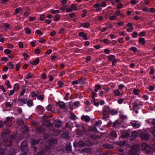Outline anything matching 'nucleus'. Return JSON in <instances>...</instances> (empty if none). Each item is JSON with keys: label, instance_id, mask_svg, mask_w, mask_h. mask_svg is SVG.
<instances>
[{"label": "nucleus", "instance_id": "393cba45", "mask_svg": "<svg viewBox=\"0 0 155 155\" xmlns=\"http://www.w3.org/2000/svg\"><path fill=\"white\" fill-rule=\"evenodd\" d=\"M6 150V148L1 149L0 150V154L1 155H3L5 154V153Z\"/></svg>", "mask_w": 155, "mask_h": 155}, {"label": "nucleus", "instance_id": "c756f323", "mask_svg": "<svg viewBox=\"0 0 155 155\" xmlns=\"http://www.w3.org/2000/svg\"><path fill=\"white\" fill-rule=\"evenodd\" d=\"M110 135L112 136L113 137H116L117 136V134L116 132L114 131H112L110 133Z\"/></svg>", "mask_w": 155, "mask_h": 155}, {"label": "nucleus", "instance_id": "864d4df0", "mask_svg": "<svg viewBox=\"0 0 155 155\" xmlns=\"http://www.w3.org/2000/svg\"><path fill=\"white\" fill-rule=\"evenodd\" d=\"M138 34L136 32H134L133 33L132 37L133 38H135L137 37Z\"/></svg>", "mask_w": 155, "mask_h": 155}, {"label": "nucleus", "instance_id": "423d86ee", "mask_svg": "<svg viewBox=\"0 0 155 155\" xmlns=\"http://www.w3.org/2000/svg\"><path fill=\"white\" fill-rule=\"evenodd\" d=\"M131 125L134 128H139L140 126L139 122L135 120H132L131 122Z\"/></svg>", "mask_w": 155, "mask_h": 155}, {"label": "nucleus", "instance_id": "bf43d9fd", "mask_svg": "<svg viewBox=\"0 0 155 155\" xmlns=\"http://www.w3.org/2000/svg\"><path fill=\"white\" fill-rule=\"evenodd\" d=\"M139 36H143L146 35V33L144 31H142L139 35Z\"/></svg>", "mask_w": 155, "mask_h": 155}, {"label": "nucleus", "instance_id": "f257e3e1", "mask_svg": "<svg viewBox=\"0 0 155 155\" xmlns=\"http://www.w3.org/2000/svg\"><path fill=\"white\" fill-rule=\"evenodd\" d=\"M110 108L107 106H105L103 112L104 116L103 118L106 119L108 117L109 113H110Z\"/></svg>", "mask_w": 155, "mask_h": 155}, {"label": "nucleus", "instance_id": "c85d7f7f", "mask_svg": "<svg viewBox=\"0 0 155 155\" xmlns=\"http://www.w3.org/2000/svg\"><path fill=\"white\" fill-rule=\"evenodd\" d=\"M36 129L37 131L39 133L41 132L43 130V128L41 127H37Z\"/></svg>", "mask_w": 155, "mask_h": 155}, {"label": "nucleus", "instance_id": "f3484780", "mask_svg": "<svg viewBox=\"0 0 155 155\" xmlns=\"http://www.w3.org/2000/svg\"><path fill=\"white\" fill-rule=\"evenodd\" d=\"M79 35L81 37H83V38L85 40L87 39V36L83 32H81L79 33Z\"/></svg>", "mask_w": 155, "mask_h": 155}, {"label": "nucleus", "instance_id": "5701e85b", "mask_svg": "<svg viewBox=\"0 0 155 155\" xmlns=\"http://www.w3.org/2000/svg\"><path fill=\"white\" fill-rule=\"evenodd\" d=\"M19 102L23 104H25L27 101V100L26 98H24L22 99H20L19 100Z\"/></svg>", "mask_w": 155, "mask_h": 155}, {"label": "nucleus", "instance_id": "5fc2aeb1", "mask_svg": "<svg viewBox=\"0 0 155 155\" xmlns=\"http://www.w3.org/2000/svg\"><path fill=\"white\" fill-rule=\"evenodd\" d=\"M134 29V28L133 27H131L130 28H127V31L129 32H130L132 31Z\"/></svg>", "mask_w": 155, "mask_h": 155}, {"label": "nucleus", "instance_id": "49530a36", "mask_svg": "<svg viewBox=\"0 0 155 155\" xmlns=\"http://www.w3.org/2000/svg\"><path fill=\"white\" fill-rule=\"evenodd\" d=\"M150 68V74H152L154 73V68L153 66L151 67Z\"/></svg>", "mask_w": 155, "mask_h": 155}, {"label": "nucleus", "instance_id": "6e6d98bb", "mask_svg": "<svg viewBox=\"0 0 155 155\" xmlns=\"http://www.w3.org/2000/svg\"><path fill=\"white\" fill-rule=\"evenodd\" d=\"M2 35L1 34H0V42H4L5 38L2 37Z\"/></svg>", "mask_w": 155, "mask_h": 155}, {"label": "nucleus", "instance_id": "9d476101", "mask_svg": "<svg viewBox=\"0 0 155 155\" xmlns=\"http://www.w3.org/2000/svg\"><path fill=\"white\" fill-rule=\"evenodd\" d=\"M113 93L115 96H122L123 94V93H120L118 89L114 90L113 91Z\"/></svg>", "mask_w": 155, "mask_h": 155}, {"label": "nucleus", "instance_id": "79ce46f5", "mask_svg": "<svg viewBox=\"0 0 155 155\" xmlns=\"http://www.w3.org/2000/svg\"><path fill=\"white\" fill-rule=\"evenodd\" d=\"M10 102H7L5 103V105L7 108L11 107L12 106Z\"/></svg>", "mask_w": 155, "mask_h": 155}, {"label": "nucleus", "instance_id": "9b49d317", "mask_svg": "<svg viewBox=\"0 0 155 155\" xmlns=\"http://www.w3.org/2000/svg\"><path fill=\"white\" fill-rule=\"evenodd\" d=\"M129 134L126 131H123L121 134V137L122 138H124L125 137H129Z\"/></svg>", "mask_w": 155, "mask_h": 155}, {"label": "nucleus", "instance_id": "774afa93", "mask_svg": "<svg viewBox=\"0 0 155 155\" xmlns=\"http://www.w3.org/2000/svg\"><path fill=\"white\" fill-rule=\"evenodd\" d=\"M124 87V86L123 84H120L118 86V89L120 90H122Z\"/></svg>", "mask_w": 155, "mask_h": 155}, {"label": "nucleus", "instance_id": "8fccbe9b", "mask_svg": "<svg viewBox=\"0 0 155 155\" xmlns=\"http://www.w3.org/2000/svg\"><path fill=\"white\" fill-rule=\"evenodd\" d=\"M116 18V16L115 15H114L113 16H110L109 18V19L110 20H114Z\"/></svg>", "mask_w": 155, "mask_h": 155}, {"label": "nucleus", "instance_id": "c03bdc74", "mask_svg": "<svg viewBox=\"0 0 155 155\" xmlns=\"http://www.w3.org/2000/svg\"><path fill=\"white\" fill-rule=\"evenodd\" d=\"M70 7L71 8V9H72V10H76V7L74 4H72L70 6Z\"/></svg>", "mask_w": 155, "mask_h": 155}, {"label": "nucleus", "instance_id": "69168bd1", "mask_svg": "<svg viewBox=\"0 0 155 155\" xmlns=\"http://www.w3.org/2000/svg\"><path fill=\"white\" fill-rule=\"evenodd\" d=\"M52 108V106L51 105H48L46 107L47 110L48 111H50Z\"/></svg>", "mask_w": 155, "mask_h": 155}, {"label": "nucleus", "instance_id": "cd10ccee", "mask_svg": "<svg viewBox=\"0 0 155 155\" xmlns=\"http://www.w3.org/2000/svg\"><path fill=\"white\" fill-rule=\"evenodd\" d=\"M9 66V69H12L14 67V65L10 62H8L7 64Z\"/></svg>", "mask_w": 155, "mask_h": 155}, {"label": "nucleus", "instance_id": "09e8293b", "mask_svg": "<svg viewBox=\"0 0 155 155\" xmlns=\"http://www.w3.org/2000/svg\"><path fill=\"white\" fill-rule=\"evenodd\" d=\"M4 52L6 54H9L11 52V51L8 49H5L4 50Z\"/></svg>", "mask_w": 155, "mask_h": 155}, {"label": "nucleus", "instance_id": "3c124183", "mask_svg": "<svg viewBox=\"0 0 155 155\" xmlns=\"http://www.w3.org/2000/svg\"><path fill=\"white\" fill-rule=\"evenodd\" d=\"M103 42L107 44H109L110 43V40H109L107 39H105L103 40Z\"/></svg>", "mask_w": 155, "mask_h": 155}, {"label": "nucleus", "instance_id": "473e14b6", "mask_svg": "<svg viewBox=\"0 0 155 155\" xmlns=\"http://www.w3.org/2000/svg\"><path fill=\"white\" fill-rule=\"evenodd\" d=\"M5 84L6 85L8 88H11V85H10L8 81L7 80L5 81Z\"/></svg>", "mask_w": 155, "mask_h": 155}, {"label": "nucleus", "instance_id": "f8f14e48", "mask_svg": "<svg viewBox=\"0 0 155 155\" xmlns=\"http://www.w3.org/2000/svg\"><path fill=\"white\" fill-rule=\"evenodd\" d=\"M81 120H84L85 122H88L90 120V118L88 116L83 115L81 117Z\"/></svg>", "mask_w": 155, "mask_h": 155}, {"label": "nucleus", "instance_id": "4be33fe9", "mask_svg": "<svg viewBox=\"0 0 155 155\" xmlns=\"http://www.w3.org/2000/svg\"><path fill=\"white\" fill-rule=\"evenodd\" d=\"M145 39L142 38H140L139 39V42L140 44L143 45L145 44Z\"/></svg>", "mask_w": 155, "mask_h": 155}, {"label": "nucleus", "instance_id": "e2e57ef3", "mask_svg": "<svg viewBox=\"0 0 155 155\" xmlns=\"http://www.w3.org/2000/svg\"><path fill=\"white\" fill-rule=\"evenodd\" d=\"M103 89L105 90L106 93L108 92L110 90V88L108 87H103Z\"/></svg>", "mask_w": 155, "mask_h": 155}, {"label": "nucleus", "instance_id": "0eeeda50", "mask_svg": "<svg viewBox=\"0 0 155 155\" xmlns=\"http://www.w3.org/2000/svg\"><path fill=\"white\" fill-rule=\"evenodd\" d=\"M136 145L134 147L133 149V150L130 152V153L131 155H139V153H140L139 151V147H137V149H134V147H136Z\"/></svg>", "mask_w": 155, "mask_h": 155}, {"label": "nucleus", "instance_id": "0e129e2a", "mask_svg": "<svg viewBox=\"0 0 155 155\" xmlns=\"http://www.w3.org/2000/svg\"><path fill=\"white\" fill-rule=\"evenodd\" d=\"M80 104V103L79 102V101H76L74 103V105L76 107H78L79 106V105Z\"/></svg>", "mask_w": 155, "mask_h": 155}, {"label": "nucleus", "instance_id": "a19ab883", "mask_svg": "<svg viewBox=\"0 0 155 155\" xmlns=\"http://www.w3.org/2000/svg\"><path fill=\"white\" fill-rule=\"evenodd\" d=\"M87 12V11L86 10H84L83 11V14L82 15V17H84L86 16V14Z\"/></svg>", "mask_w": 155, "mask_h": 155}, {"label": "nucleus", "instance_id": "6ab92c4d", "mask_svg": "<svg viewBox=\"0 0 155 155\" xmlns=\"http://www.w3.org/2000/svg\"><path fill=\"white\" fill-rule=\"evenodd\" d=\"M81 26L87 28L90 26V24L89 22H86L84 23H83L81 24Z\"/></svg>", "mask_w": 155, "mask_h": 155}, {"label": "nucleus", "instance_id": "1a4fd4ad", "mask_svg": "<svg viewBox=\"0 0 155 155\" xmlns=\"http://www.w3.org/2000/svg\"><path fill=\"white\" fill-rule=\"evenodd\" d=\"M62 122L58 120H56L54 122L55 127H59L61 124Z\"/></svg>", "mask_w": 155, "mask_h": 155}, {"label": "nucleus", "instance_id": "58836bf2", "mask_svg": "<svg viewBox=\"0 0 155 155\" xmlns=\"http://www.w3.org/2000/svg\"><path fill=\"white\" fill-rule=\"evenodd\" d=\"M33 76V75L31 74V73H28L26 77L27 79H29L32 78Z\"/></svg>", "mask_w": 155, "mask_h": 155}, {"label": "nucleus", "instance_id": "f03ea898", "mask_svg": "<svg viewBox=\"0 0 155 155\" xmlns=\"http://www.w3.org/2000/svg\"><path fill=\"white\" fill-rule=\"evenodd\" d=\"M13 118L12 117H8L6 118V120L4 122L6 127H9L12 125V120Z\"/></svg>", "mask_w": 155, "mask_h": 155}, {"label": "nucleus", "instance_id": "72a5a7b5", "mask_svg": "<svg viewBox=\"0 0 155 155\" xmlns=\"http://www.w3.org/2000/svg\"><path fill=\"white\" fill-rule=\"evenodd\" d=\"M26 103H27V105L29 107H30V106H32V105L33 102L31 100H29Z\"/></svg>", "mask_w": 155, "mask_h": 155}, {"label": "nucleus", "instance_id": "4468645a", "mask_svg": "<svg viewBox=\"0 0 155 155\" xmlns=\"http://www.w3.org/2000/svg\"><path fill=\"white\" fill-rule=\"evenodd\" d=\"M147 123L151 124H153L154 126H155V119H150L147 120Z\"/></svg>", "mask_w": 155, "mask_h": 155}, {"label": "nucleus", "instance_id": "ddd939ff", "mask_svg": "<svg viewBox=\"0 0 155 155\" xmlns=\"http://www.w3.org/2000/svg\"><path fill=\"white\" fill-rule=\"evenodd\" d=\"M57 105L59 106L60 108H64L65 106V104L64 102L60 101L57 103Z\"/></svg>", "mask_w": 155, "mask_h": 155}, {"label": "nucleus", "instance_id": "4c0bfd02", "mask_svg": "<svg viewBox=\"0 0 155 155\" xmlns=\"http://www.w3.org/2000/svg\"><path fill=\"white\" fill-rule=\"evenodd\" d=\"M19 89V86L18 84H15L14 89L15 90L17 91Z\"/></svg>", "mask_w": 155, "mask_h": 155}, {"label": "nucleus", "instance_id": "e433bc0d", "mask_svg": "<svg viewBox=\"0 0 155 155\" xmlns=\"http://www.w3.org/2000/svg\"><path fill=\"white\" fill-rule=\"evenodd\" d=\"M37 99L38 100L42 101L44 100V96L43 95H38L37 96Z\"/></svg>", "mask_w": 155, "mask_h": 155}, {"label": "nucleus", "instance_id": "37998d69", "mask_svg": "<svg viewBox=\"0 0 155 155\" xmlns=\"http://www.w3.org/2000/svg\"><path fill=\"white\" fill-rule=\"evenodd\" d=\"M133 93L134 94L136 95H138L139 93V91L137 89H134L133 91Z\"/></svg>", "mask_w": 155, "mask_h": 155}, {"label": "nucleus", "instance_id": "680f3d73", "mask_svg": "<svg viewBox=\"0 0 155 155\" xmlns=\"http://www.w3.org/2000/svg\"><path fill=\"white\" fill-rule=\"evenodd\" d=\"M104 53L106 54H109L110 53V51L108 49H106L104 50Z\"/></svg>", "mask_w": 155, "mask_h": 155}, {"label": "nucleus", "instance_id": "2eb2a0df", "mask_svg": "<svg viewBox=\"0 0 155 155\" xmlns=\"http://www.w3.org/2000/svg\"><path fill=\"white\" fill-rule=\"evenodd\" d=\"M132 105L133 106L132 108L134 110H137L139 108L138 104L136 102H133L132 103Z\"/></svg>", "mask_w": 155, "mask_h": 155}, {"label": "nucleus", "instance_id": "c9c22d12", "mask_svg": "<svg viewBox=\"0 0 155 155\" xmlns=\"http://www.w3.org/2000/svg\"><path fill=\"white\" fill-rule=\"evenodd\" d=\"M71 118L72 120H75L76 118V117L74 113H71Z\"/></svg>", "mask_w": 155, "mask_h": 155}, {"label": "nucleus", "instance_id": "052dcab7", "mask_svg": "<svg viewBox=\"0 0 155 155\" xmlns=\"http://www.w3.org/2000/svg\"><path fill=\"white\" fill-rule=\"evenodd\" d=\"M130 50L133 51L134 52H136L137 51V48L134 47H132L130 48Z\"/></svg>", "mask_w": 155, "mask_h": 155}, {"label": "nucleus", "instance_id": "ea45409f", "mask_svg": "<svg viewBox=\"0 0 155 155\" xmlns=\"http://www.w3.org/2000/svg\"><path fill=\"white\" fill-rule=\"evenodd\" d=\"M124 100V99H123L121 98H119L117 102L118 103H119V104H121L123 102Z\"/></svg>", "mask_w": 155, "mask_h": 155}, {"label": "nucleus", "instance_id": "13d9d810", "mask_svg": "<svg viewBox=\"0 0 155 155\" xmlns=\"http://www.w3.org/2000/svg\"><path fill=\"white\" fill-rule=\"evenodd\" d=\"M101 123V121H98L96 122L95 124V127H98L99 126Z\"/></svg>", "mask_w": 155, "mask_h": 155}, {"label": "nucleus", "instance_id": "412c9836", "mask_svg": "<svg viewBox=\"0 0 155 155\" xmlns=\"http://www.w3.org/2000/svg\"><path fill=\"white\" fill-rule=\"evenodd\" d=\"M39 140L38 139L32 140L31 141L32 144L34 145L38 144L39 142Z\"/></svg>", "mask_w": 155, "mask_h": 155}, {"label": "nucleus", "instance_id": "aec40b11", "mask_svg": "<svg viewBox=\"0 0 155 155\" xmlns=\"http://www.w3.org/2000/svg\"><path fill=\"white\" fill-rule=\"evenodd\" d=\"M71 146L70 144H67L66 146V150L67 152H69L71 151Z\"/></svg>", "mask_w": 155, "mask_h": 155}, {"label": "nucleus", "instance_id": "2f4dec72", "mask_svg": "<svg viewBox=\"0 0 155 155\" xmlns=\"http://www.w3.org/2000/svg\"><path fill=\"white\" fill-rule=\"evenodd\" d=\"M78 145L79 146H81L82 147H83L85 145V144L83 141H81L79 142L78 143Z\"/></svg>", "mask_w": 155, "mask_h": 155}, {"label": "nucleus", "instance_id": "4d7b16f0", "mask_svg": "<svg viewBox=\"0 0 155 155\" xmlns=\"http://www.w3.org/2000/svg\"><path fill=\"white\" fill-rule=\"evenodd\" d=\"M61 136L63 138H67L68 136V134L66 133H64L62 134Z\"/></svg>", "mask_w": 155, "mask_h": 155}, {"label": "nucleus", "instance_id": "7c9ffc66", "mask_svg": "<svg viewBox=\"0 0 155 155\" xmlns=\"http://www.w3.org/2000/svg\"><path fill=\"white\" fill-rule=\"evenodd\" d=\"M25 32L28 34H30L31 33V30L29 28H25Z\"/></svg>", "mask_w": 155, "mask_h": 155}, {"label": "nucleus", "instance_id": "de8ad7c7", "mask_svg": "<svg viewBox=\"0 0 155 155\" xmlns=\"http://www.w3.org/2000/svg\"><path fill=\"white\" fill-rule=\"evenodd\" d=\"M51 12L53 14L58 13H59V11L58 10H54L53 9H52L51 10Z\"/></svg>", "mask_w": 155, "mask_h": 155}, {"label": "nucleus", "instance_id": "6e6552de", "mask_svg": "<svg viewBox=\"0 0 155 155\" xmlns=\"http://www.w3.org/2000/svg\"><path fill=\"white\" fill-rule=\"evenodd\" d=\"M106 6V1L104 0L103 1L101 4L98 3L94 5L93 6L94 8H97L100 6L101 7H104Z\"/></svg>", "mask_w": 155, "mask_h": 155}, {"label": "nucleus", "instance_id": "603ef678", "mask_svg": "<svg viewBox=\"0 0 155 155\" xmlns=\"http://www.w3.org/2000/svg\"><path fill=\"white\" fill-rule=\"evenodd\" d=\"M58 84L60 87H61L64 84V83L61 81H59L58 82Z\"/></svg>", "mask_w": 155, "mask_h": 155}, {"label": "nucleus", "instance_id": "7ed1b4c3", "mask_svg": "<svg viewBox=\"0 0 155 155\" xmlns=\"http://www.w3.org/2000/svg\"><path fill=\"white\" fill-rule=\"evenodd\" d=\"M21 148L22 150L25 153H26V152L29 149L26 141H24L22 143Z\"/></svg>", "mask_w": 155, "mask_h": 155}, {"label": "nucleus", "instance_id": "f704fd0d", "mask_svg": "<svg viewBox=\"0 0 155 155\" xmlns=\"http://www.w3.org/2000/svg\"><path fill=\"white\" fill-rule=\"evenodd\" d=\"M110 113L112 115H115L116 114L118 113V111L117 110H110Z\"/></svg>", "mask_w": 155, "mask_h": 155}, {"label": "nucleus", "instance_id": "dca6fc26", "mask_svg": "<svg viewBox=\"0 0 155 155\" xmlns=\"http://www.w3.org/2000/svg\"><path fill=\"white\" fill-rule=\"evenodd\" d=\"M10 25L8 24L5 23L3 24L2 26V28L5 30H7L10 28Z\"/></svg>", "mask_w": 155, "mask_h": 155}, {"label": "nucleus", "instance_id": "a211bd4d", "mask_svg": "<svg viewBox=\"0 0 155 155\" xmlns=\"http://www.w3.org/2000/svg\"><path fill=\"white\" fill-rule=\"evenodd\" d=\"M39 58H37L36 59L33 61L32 62H30V63L33 65H35L39 63Z\"/></svg>", "mask_w": 155, "mask_h": 155}, {"label": "nucleus", "instance_id": "39448f33", "mask_svg": "<svg viewBox=\"0 0 155 155\" xmlns=\"http://www.w3.org/2000/svg\"><path fill=\"white\" fill-rule=\"evenodd\" d=\"M140 136L141 138L143 140H148L150 137V135L147 133H142L140 134Z\"/></svg>", "mask_w": 155, "mask_h": 155}, {"label": "nucleus", "instance_id": "a18cd8bd", "mask_svg": "<svg viewBox=\"0 0 155 155\" xmlns=\"http://www.w3.org/2000/svg\"><path fill=\"white\" fill-rule=\"evenodd\" d=\"M35 33L40 35H41L43 34L39 30H36Z\"/></svg>", "mask_w": 155, "mask_h": 155}, {"label": "nucleus", "instance_id": "338daca9", "mask_svg": "<svg viewBox=\"0 0 155 155\" xmlns=\"http://www.w3.org/2000/svg\"><path fill=\"white\" fill-rule=\"evenodd\" d=\"M97 93L94 91H93L92 93V97L93 98H94L96 97Z\"/></svg>", "mask_w": 155, "mask_h": 155}, {"label": "nucleus", "instance_id": "bb28decb", "mask_svg": "<svg viewBox=\"0 0 155 155\" xmlns=\"http://www.w3.org/2000/svg\"><path fill=\"white\" fill-rule=\"evenodd\" d=\"M72 126V124L71 122H68L66 124L65 127H68L69 128H70Z\"/></svg>", "mask_w": 155, "mask_h": 155}, {"label": "nucleus", "instance_id": "a878e982", "mask_svg": "<svg viewBox=\"0 0 155 155\" xmlns=\"http://www.w3.org/2000/svg\"><path fill=\"white\" fill-rule=\"evenodd\" d=\"M60 15H56L54 17V20L56 21H58L60 19Z\"/></svg>", "mask_w": 155, "mask_h": 155}, {"label": "nucleus", "instance_id": "20e7f679", "mask_svg": "<svg viewBox=\"0 0 155 155\" xmlns=\"http://www.w3.org/2000/svg\"><path fill=\"white\" fill-rule=\"evenodd\" d=\"M142 150L146 151L147 153H149L151 151L150 147L146 143H143L141 146Z\"/></svg>", "mask_w": 155, "mask_h": 155}, {"label": "nucleus", "instance_id": "b1692460", "mask_svg": "<svg viewBox=\"0 0 155 155\" xmlns=\"http://www.w3.org/2000/svg\"><path fill=\"white\" fill-rule=\"evenodd\" d=\"M108 60L110 61H113L115 59L114 56L113 55H109L108 57Z\"/></svg>", "mask_w": 155, "mask_h": 155}]
</instances>
